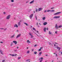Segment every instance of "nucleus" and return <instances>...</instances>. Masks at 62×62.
I'll list each match as a JSON object with an SVG mask.
<instances>
[{
  "label": "nucleus",
  "mask_w": 62,
  "mask_h": 62,
  "mask_svg": "<svg viewBox=\"0 0 62 62\" xmlns=\"http://www.w3.org/2000/svg\"><path fill=\"white\" fill-rule=\"evenodd\" d=\"M43 30L44 32H46V27H45V28H44Z\"/></svg>",
  "instance_id": "obj_11"
},
{
  "label": "nucleus",
  "mask_w": 62,
  "mask_h": 62,
  "mask_svg": "<svg viewBox=\"0 0 62 62\" xmlns=\"http://www.w3.org/2000/svg\"><path fill=\"white\" fill-rule=\"evenodd\" d=\"M60 17V16H55L53 18L54 19H58V18H59Z\"/></svg>",
  "instance_id": "obj_4"
},
{
  "label": "nucleus",
  "mask_w": 62,
  "mask_h": 62,
  "mask_svg": "<svg viewBox=\"0 0 62 62\" xmlns=\"http://www.w3.org/2000/svg\"><path fill=\"white\" fill-rule=\"evenodd\" d=\"M33 13H35V11H33Z\"/></svg>",
  "instance_id": "obj_53"
},
{
  "label": "nucleus",
  "mask_w": 62,
  "mask_h": 62,
  "mask_svg": "<svg viewBox=\"0 0 62 62\" xmlns=\"http://www.w3.org/2000/svg\"><path fill=\"white\" fill-rule=\"evenodd\" d=\"M10 15H8L6 17V19L8 20V19H10Z\"/></svg>",
  "instance_id": "obj_3"
},
{
  "label": "nucleus",
  "mask_w": 62,
  "mask_h": 62,
  "mask_svg": "<svg viewBox=\"0 0 62 62\" xmlns=\"http://www.w3.org/2000/svg\"><path fill=\"white\" fill-rule=\"evenodd\" d=\"M21 57H19L18 58V59H21Z\"/></svg>",
  "instance_id": "obj_28"
},
{
  "label": "nucleus",
  "mask_w": 62,
  "mask_h": 62,
  "mask_svg": "<svg viewBox=\"0 0 62 62\" xmlns=\"http://www.w3.org/2000/svg\"><path fill=\"white\" fill-rule=\"evenodd\" d=\"M11 2H14V0H11Z\"/></svg>",
  "instance_id": "obj_34"
},
{
  "label": "nucleus",
  "mask_w": 62,
  "mask_h": 62,
  "mask_svg": "<svg viewBox=\"0 0 62 62\" xmlns=\"http://www.w3.org/2000/svg\"><path fill=\"white\" fill-rule=\"evenodd\" d=\"M29 60H30V59H28L26 60V61H29Z\"/></svg>",
  "instance_id": "obj_29"
},
{
  "label": "nucleus",
  "mask_w": 62,
  "mask_h": 62,
  "mask_svg": "<svg viewBox=\"0 0 62 62\" xmlns=\"http://www.w3.org/2000/svg\"><path fill=\"white\" fill-rule=\"evenodd\" d=\"M55 33L56 34H57V31H55Z\"/></svg>",
  "instance_id": "obj_38"
},
{
  "label": "nucleus",
  "mask_w": 62,
  "mask_h": 62,
  "mask_svg": "<svg viewBox=\"0 0 62 62\" xmlns=\"http://www.w3.org/2000/svg\"><path fill=\"white\" fill-rule=\"evenodd\" d=\"M20 24H21V23H20V22H19L18 23V25L19 26H20Z\"/></svg>",
  "instance_id": "obj_21"
},
{
  "label": "nucleus",
  "mask_w": 62,
  "mask_h": 62,
  "mask_svg": "<svg viewBox=\"0 0 62 62\" xmlns=\"http://www.w3.org/2000/svg\"><path fill=\"white\" fill-rule=\"evenodd\" d=\"M55 45H55V44H54V46H55Z\"/></svg>",
  "instance_id": "obj_62"
},
{
  "label": "nucleus",
  "mask_w": 62,
  "mask_h": 62,
  "mask_svg": "<svg viewBox=\"0 0 62 62\" xmlns=\"http://www.w3.org/2000/svg\"><path fill=\"white\" fill-rule=\"evenodd\" d=\"M42 60H41L40 61V62H42Z\"/></svg>",
  "instance_id": "obj_48"
},
{
  "label": "nucleus",
  "mask_w": 62,
  "mask_h": 62,
  "mask_svg": "<svg viewBox=\"0 0 62 62\" xmlns=\"http://www.w3.org/2000/svg\"><path fill=\"white\" fill-rule=\"evenodd\" d=\"M43 58V57H41L40 58V59H41V60H42V59Z\"/></svg>",
  "instance_id": "obj_32"
},
{
  "label": "nucleus",
  "mask_w": 62,
  "mask_h": 62,
  "mask_svg": "<svg viewBox=\"0 0 62 62\" xmlns=\"http://www.w3.org/2000/svg\"><path fill=\"white\" fill-rule=\"evenodd\" d=\"M27 43H31V42L29 41V40H27Z\"/></svg>",
  "instance_id": "obj_13"
},
{
  "label": "nucleus",
  "mask_w": 62,
  "mask_h": 62,
  "mask_svg": "<svg viewBox=\"0 0 62 62\" xmlns=\"http://www.w3.org/2000/svg\"><path fill=\"white\" fill-rule=\"evenodd\" d=\"M47 12V10H45L44 11V12L45 13V12Z\"/></svg>",
  "instance_id": "obj_36"
},
{
  "label": "nucleus",
  "mask_w": 62,
  "mask_h": 62,
  "mask_svg": "<svg viewBox=\"0 0 62 62\" xmlns=\"http://www.w3.org/2000/svg\"><path fill=\"white\" fill-rule=\"evenodd\" d=\"M21 36V34H19L16 37V38H18L19 37H20V36Z\"/></svg>",
  "instance_id": "obj_6"
},
{
  "label": "nucleus",
  "mask_w": 62,
  "mask_h": 62,
  "mask_svg": "<svg viewBox=\"0 0 62 62\" xmlns=\"http://www.w3.org/2000/svg\"><path fill=\"white\" fill-rule=\"evenodd\" d=\"M36 24H37V25H38V23H37Z\"/></svg>",
  "instance_id": "obj_58"
},
{
  "label": "nucleus",
  "mask_w": 62,
  "mask_h": 62,
  "mask_svg": "<svg viewBox=\"0 0 62 62\" xmlns=\"http://www.w3.org/2000/svg\"><path fill=\"white\" fill-rule=\"evenodd\" d=\"M24 23V24L25 25H26V26H28V24H27L26 23Z\"/></svg>",
  "instance_id": "obj_25"
},
{
  "label": "nucleus",
  "mask_w": 62,
  "mask_h": 62,
  "mask_svg": "<svg viewBox=\"0 0 62 62\" xmlns=\"http://www.w3.org/2000/svg\"><path fill=\"white\" fill-rule=\"evenodd\" d=\"M13 43H14L15 44V45H16V44H17V42L16 41H13Z\"/></svg>",
  "instance_id": "obj_9"
},
{
  "label": "nucleus",
  "mask_w": 62,
  "mask_h": 62,
  "mask_svg": "<svg viewBox=\"0 0 62 62\" xmlns=\"http://www.w3.org/2000/svg\"><path fill=\"white\" fill-rule=\"evenodd\" d=\"M29 2V1H28L26 2V3H28V2Z\"/></svg>",
  "instance_id": "obj_45"
},
{
  "label": "nucleus",
  "mask_w": 62,
  "mask_h": 62,
  "mask_svg": "<svg viewBox=\"0 0 62 62\" xmlns=\"http://www.w3.org/2000/svg\"><path fill=\"white\" fill-rule=\"evenodd\" d=\"M39 25H41V24H40V23H39Z\"/></svg>",
  "instance_id": "obj_59"
},
{
  "label": "nucleus",
  "mask_w": 62,
  "mask_h": 62,
  "mask_svg": "<svg viewBox=\"0 0 62 62\" xmlns=\"http://www.w3.org/2000/svg\"><path fill=\"white\" fill-rule=\"evenodd\" d=\"M43 9V8H39L38 9V11H41Z\"/></svg>",
  "instance_id": "obj_8"
},
{
  "label": "nucleus",
  "mask_w": 62,
  "mask_h": 62,
  "mask_svg": "<svg viewBox=\"0 0 62 62\" xmlns=\"http://www.w3.org/2000/svg\"><path fill=\"white\" fill-rule=\"evenodd\" d=\"M4 14H6V12H4Z\"/></svg>",
  "instance_id": "obj_46"
},
{
  "label": "nucleus",
  "mask_w": 62,
  "mask_h": 62,
  "mask_svg": "<svg viewBox=\"0 0 62 62\" xmlns=\"http://www.w3.org/2000/svg\"><path fill=\"white\" fill-rule=\"evenodd\" d=\"M31 51H32V52H33V51H34V49H32Z\"/></svg>",
  "instance_id": "obj_47"
},
{
  "label": "nucleus",
  "mask_w": 62,
  "mask_h": 62,
  "mask_svg": "<svg viewBox=\"0 0 62 62\" xmlns=\"http://www.w3.org/2000/svg\"><path fill=\"white\" fill-rule=\"evenodd\" d=\"M12 44H11V46H12Z\"/></svg>",
  "instance_id": "obj_55"
},
{
  "label": "nucleus",
  "mask_w": 62,
  "mask_h": 62,
  "mask_svg": "<svg viewBox=\"0 0 62 62\" xmlns=\"http://www.w3.org/2000/svg\"><path fill=\"white\" fill-rule=\"evenodd\" d=\"M49 34H51V32L50 31H49Z\"/></svg>",
  "instance_id": "obj_40"
},
{
  "label": "nucleus",
  "mask_w": 62,
  "mask_h": 62,
  "mask_svg": "<svg viewBox=\"0 0 62 62\" xmlns=\"http://www.w3.org/2000/svg\"><path fill=\"white\" fill-rule=\"evenodd\" d=\"M17 49H19V47H17Z\"/></svg>",
  "instance_id": "obj_54"
},
{
  "label": "nucleus",
  "mask_w": 62,
  "mask_h": 62,
  "mask_svg": "<svg viewBox=\"0 0 62 62\" xmlns=\"http://www.w3.org/2000/svg\"><path fill=\"white\" fill-rule=\"evenodd\" d=\"M5 60H4L2 61V62H5Z\"/></svg>",
  "instance_id": "obj_43"
},
{
  "label": "nucleus",
  "mask_w": 62,
  "mask_h": 62,
  "mask_svg": "<svg viewBox=\"0 0 62 62\" xmlns=\"http://www.w3.org/2000/svg\"><path fill=\"white\" fill-rule=\"evenodd\" d=\"M27 49H28V47H27Z\"/></svg>",
  "instance_id": "obj_63"
},
{
  "label": "nucleus",
  "mask_w": 62,
  "mask_h": 62,
  "mask_svg": "<svg viewBox=\"0 0 62 62\" xmlns=\"http://www.w3.org/2000/svg\"><path fill=\"white\" fill-rule=\"evenodd\" d=\"M40 49H42V47H40Z\"/></svg>",
  "instance_id": "obj_64"
},
{
  "label": "nucleus",
  "mask_w": 62,
  "mask_h": 62,
  "mask_svg": "<svg viewBox=\"0 0 62 62\" xmlns=\"http://www.w3.org/2000/svg\"><path fill=\"white\" fill-rule=\"evenodd\" d=\"M56 48H57V49H58L59 51V50H60V48L58 47L57 46H56Z\"/></svg>",
  "instance_id": "obj_12"
},
{
  "label": "nucleus",
  "mask_w": 62,
  "mask_h": 62,
  "mask_svg": "<svg viewBox=\"0 0 62 62\" xmlns=\"http://www.w3.org/2000/svg\"><path fill=\"white\" fill-rule=\"evenodd\" d=\"M29 35L31 36V38H33V35H32L31 32H30L29 33Z\"/></svg>",
  "instance_id": "obj_2"
},
{
  "label": "nucleus",
  "mask_w": 62,
  "mask_h": 62,
  "mask_svg": "<svg viewBox=\"0 0 62 62\" xmlns=\"http://www.w3.org/2000/svg\"><path fill=\"white\" fill-rule=\"evenodd\" d=\"M62 27V25H59L58 26V28H61V27Z\"/></svg>",
  "instance_id": "obj_19"
},
{
  "label": "nucleus",
  "mask_w": 62,
  "mask_h": 62,
  "mask_svg": "<svg viewBox=\"0 0 62 62\" xmlns=\"http://www.w3.org/2000/svg\"><path fill=\"white\" fill-rule=\"evenodd\" d=\"M33 30H34V31H36V29H35V28H33Z\"/></svg>",
  "instance_id": "obj_26"
},
{
  "label": "nucleus",
  "mask_w": 62,
  "mask_h": 62,
  "mask_svg": "<svg viewBox=\"0 0 62 62\" xmlns=\"http://www.w3.org/2000/svg\"><path fill=\"white\" fill-rule=\"evenodd\" d=\"M54 7H53V8H51V9H54Z\"/></svg>",
  "instance_id": "obj_31"
},
{
  "label": "nucleus",
  "mask_w": 62,
  "mask_h": 62,
  "mask_svg": "<svg viewBox=\"0 0 62 62\" xmlns=\"http://www.w3.org/2000/svg\"><path fill=\"white\" fill-rule=\"evenodd\" d=\"M37 45H35V46H34V47H36V46H37Z\"/></svg>",
  "instance_id": "obj_49"
},
{
  "label": "nucleus",
  "mask_w": 62,
  "mask_h": 62,
  "mask_svg": "<svg viewBox=\"0 0 62 62\" xmlns=\"http://www.w3.org/2000/svg\"><path fill=\"white\" fill-rule=\"evenodd\" d=\"M41 54H42V52H40V53H39V55H40Z\"/></svg>",
  "instance_id": "obj_23"
},
{
  "label": "nucleus",
  "mask_w": 62,
  "mask_h": 62,
  "mask_svg": "<svg viewBox=\"0 0 62 62\" xmlns=\"http://www.w3.org/2000/svg\"><path fill=\"white\" fill-rule=\"evenodd\" d=\"M0 29H3V28H0Z\"/></svg>",
  "instance_id": "obj_57"
},
{
  "label": "nucleus",
  "mask_w": 62,
  "mask_h": 62,
  "mask_svg": "<svg viewBox=\"0 0 62 62\" xmlns=\"http://www.w3.org/2000/svg\"><path fill=\"white\" fill-rule=\"evenodd\" d=\"M55 28L56 29H58V27L57 26V24H56L55 26Z\"/></svg>",
  "instance_id": "obj_5"
},
{
  "label": "nucleus",
  "mask_w": 62,
  "mask_h": 62,
  "mask_svg": "<svg viewBox=\"0 0 62 62\" xmlns=\"http://www.w3.org/2000/svg\"><path fill=\"white\" fill-rule=\"evenodd\" d=\"M47 24V22H45L43 24L44 25H46V24Z\"/></svg>",
  "instance_id": "obj_17"
},
{
  "label": "nucleus",
  "mask_w": 62,
  "mask_h": 62,
  "mask_svg": "<svg viewBox=\"0 0 62 62\" xmlns=\"http://www.w3.org/2000/svg\"><path fill=\"white\" fill-rule=\"evenodd\" d=\"M48 44H49V45H51V44L50 43V42H49L48 43Z\"/></svg>",
  "instance_id": "obj_37"
},
{
  "label": "nucleus",
  "mask_w": 62,
  "mask_h": 62,
  "mask_svg": "<svg viewBox=\"0 0 62 62\" xmlns=\"http://www.w3.org/2000/svg\"><path fill=\"white\" fill-rule=\"evenodd\" d=\"M60 13H61V12H60L56 13L54 14V15H58V14H60Z\"/></svg>",
  "instance_id": "obj_1"
},
{
  "label": "nucleus",
  "mask_w": 62,
  "mask_h": 62,
  "mask_svg": "<svg viewBox=\"0 0 62 62\" xmlns=\"http://www.w3.org/2000/svg\"><path fill=\"white\" fill-rule=\"evenodd\" d=\"M50 12H54V10H51Z\"/></svg>",
  "instance_id": "obj_18"
},
{
  "label": "nucleus",
  "mask_w": 62,
  "mask_h": 62,
  "mask_svg": "<svg viewBox=\"0 0 62 62\" xmlns=\"http://www.w3.org/2000/svg\"><path fill=\"white\" fill-rule=\"evenodd\" d=\"M45 19H46V17H45L43 18V20H45Z\"/></svg>",
  "instance_id": "obj_22"
},
{
  "label": "nucleus",
  "mask_w": 62,
  "mask_h": 62,
  "mask_svg": "<svg viewBox=\"0 0 62 62\" xmlns=\"http://www.w3.org/2000/svg\"><path fill=\"white\" fill-rule=\"evenodd\" d=\"M45 55H46V56H48V54H46Z\"/></svg>",
  "instance_id": "obj_50"
},
{
  "label": "nucleus",
  "mask_w": 62,
  "mask_h": 62,
  "mask_svg": "<svg viewBox=\"0 0 62 62\" xmlns=\"http://www.w3.org/2000/svg\"><path fill=\"white\" fill-rule=\"evenodd\" d=\"M37 33H39V31H37Z\"/></svg>",
  "instance_id": "obj_44"
},
{
  "label": "nucleus",
  "mask_w": 62,
  "mask_h": 62,
  "mask_svg": "<svg viewBox=\"0 0 62 62\" xmlns=\"http://www.w3.org/2000/svg\"><path fill=\"white\" fill-rule=\"evenodd\" d=\"M17 32H19V31L18 30H17Z\"/></svg>",
  "instance_id": "obj_51"
},
{
  "label": "nucleus",
  "mask_w": 62,
  "mask_h": 62,
  "mask_svg": "<svg viewBox=\"0 0 62 62\" xmlns=\"http://www.w3.org/2000/svg\"><path fill=\"white\" fill-rule=\"evenodd\" d=\"M34 54H37V52H34Z\"/></svg>",
  "instance_id": "obj_27"
},
{
  "label": "nucleus",
  "mask_w": 62,
  "mask_h": 62,
  "mask_svg": "<svg viewBox=\"0 0 62 62\" xmlns=\"http://www.w3.org/2000/svg\"><path fill=\"white\" fill-rule=\"evenodd\" d=\"M34 0H32V1H31L30 2V4H32V3H34Z\"/></svg>",
  "instance_id": "obj_14"
},
{
  "label": "nucleus",
  "mask_w": 62,
  "mask_h": 62,
  "mask_svg": "<svg viewBox=\"0 0 62 62\" xmlns=\"http://www.w3.org/2000/svg\"><path fill=\"white\" fill-rule=\"evenodd\" d=\"M47 30H48V28H47L46 29Z\"/></svg>",
  "instance_id": "obj_52"
},
{
  "label": "nucleus",
  "mask_w": 62,
  "mask_h": 62,
  "mask_svg": "<svg viewBox=\"0 0 62 62\" xmlns=\"http://www.w3.org/2000/svg\"><path fill=\"white\" fill-rule=\"evenodd\" d=\"M30 53V51L28 50L27 52V54H29Z\"/></svg>",
  "instance_id": "obj_24"
},
{
  "label": "nucleus",
  "mask_w": 62,
  "mask_h": 62,
  "mask_svg": "<svg viewBox=\"0 0 62 62\" xmlns=\"http://www.w3.org/2000/svg\"><path fill=\"white\" fill-rule=\"evenodd\" d=\"M9 55H11V56H12V54H9Z\"/></svg>",
  "instance_id": "obj_56"
},
{
  "label": "nucleus",
  "mask_w": 62,
  "mask_h": 62,
  "mask_svg": "<svg viewBox=\"0 0 62 62\" xmlns=\"http://www.w3.org/2000/svg\"><path fill=\"white\" fill-rule=\"evenodd\" d=\"M14 52H17V50H15Z\"/></svg>",
  "instance_id": "obj_33"
},
{
  "label": "nucleus",
  "mask_w": 62,
  "mask_h": 62,
  "mask_svg": "<svg viewBox=\"0 0 62 62\" xmlns=\"http://www.w3.org/2000/svg\"><path fill=\"white\" fill-rule=\"evenodd\" d=\"M14 27H16L17 28V27H18V26L17 25V24H15V25L14 26Z\"/></svg>",
  "instance_id": "obj_10"
},
{
  "label": "nucleus",
  "mask_w": 62,
  "mask_h": 62,
  "mask_svg": "<svg viewBox=\"0 0 62 62\" xmlns=\"http://www.w3.org/2000/svg\"><path fill=\"white\" fill-rule=\"evenodd\" d=\"M15 36V35H12L11 36V37L10 38H14V36Z\"/></svg>",
  "instance_id": "obj_16"
},
{
  "label": "nucleus",
  "mask_w": 62,
  "mask_h": 62,
  "mask_svg": "<svg viewBox=\"0 0 62 62\" xmlns=\"http://www.w3.org/2000/svg\"><path fill=\"white\" fill-rule=\"evenodd\" d=\"M31 27H32V26L31 25Z\"/></svg>",
  "instance_id": "obj_61"
},
{
  "label": "nucleus",
  "mask_w": 62,
  "mask_h": 62,
  "mask_svg": "<svg viewBox=\"0 0 62 62\" xmlns=\"http://www.w3.org/2000/svg\"><path fill=\"white\" fill-rule=\"evenodd\" d=\"M41 49H39V51H41Z\"/></svg>",
  "instance_id": "obj_42"
},
{
  "label": "nucleus",
  "mask_w": 62,
  "mask_h": 62,
  "mask_svg": "<svg viewBox=\"0 0 62 62\" xmlns=\"http://www.w3.org/2000/svg\"><path fill=\"white\" fill-rule=\"evenodd\" d=\"M38 10L37 9H36V12H38Z\"/></svg>",
  "instance_id": "obj_35"
},
{
  "label": "nucleus",
  "mask_w": 62,
  "mask_h": 62,
  "mask_svg": "<svg viewBox=\"0 0 62 62\" xmlns=\"http://www.w3.org/2000/svg\"><path fill=\"white\" fill-rule=\"evenodd\" d=\"M50 11H51V10H48L47 11V12H50Z\"/></svg>",
  "instance_id": "obj_30"
},
{
  "label": "nucleus",
  "mask_w": 62,
  "mask_h": 62,
  "mask_svg": "<svg viewBox=\"0 0 62 62\" xmlns=\"http://www.w3.org/2000/svg\"><path fill=\"white\" fill-rule=\"evenodd\" d=\"M33 16V14H31L30 16V19H31L32 18V17Z\"/></svg>",
  "instance_id": "obj_7"
},
{
  "label": "nucleus",
  "mask_w": 62,
  "mask_h": 62,
  "mask_svg": "<svg viewBox=\"0 0 62 62\" xmlns=\"http://www.w3.org/2000/svg\"><path fill=\"white\" fill-rule=\"evenodd\" d=\"M55 56H57V54H55Z\"/></svg>",
  "instance_id": "obj_41"
},
{
  "label": "nucleus",
  "mask_w": 62,
  "mask_h": 62,
  "mask_svg": "<svg viewBox=\"0 0 62 62\" xmlns=\"http://www.w3.org/2000/svg\"><path fill=\"white\" fill-rule=\"evenodd\" d=\"M17 55V54H12V56H16Z\"/></svg>",
  "instance_id": "obj_15"
},
{
  "label": "nucleus",
  "mask_w": 62,
  "mask_h": 62,
  "mask_svg": "<svg viewBox=\"0 0 62 62\" xmlns=\"http://www.w3.org/2000/svg\"><path fill=\"white\" fill-rule=\"evenodd\" d=\"M36 19L37 20V17H36Z\"/></svg>",
  "instance_id": "obj_60"
},
{
  "label": "nucleus",
  "mask_w": 62,
  "mask_h": 62,
  "mask_svg": "<svg viewBox=\"0 0 62 62\" xmlns=\"http://www.w3.org/2000/svg\"><path fill=\"white\" fill-rule=\"evenodd\" d=\"M0 52L1 54H3V52L2 51H1V50H0Z\"/></svg>",
  "instance_id": "obj_20"
},
{
  "label": "nucleus",
  "mask_w": 62,
  "mask_h": 62,
  "mask_svg": "<svg viewBox=\"0 0 62 62\" xmlns=\"http://www.w3.org/2000/svg\"><path fill=\"white\" fill-rule=\"evenodd\" d=\"M34 32V34H36V35H37L38 36V35L37 34V33H35V32Z\"/></svg>",
  "instance_id": "obj_39"
}]
</instances>
